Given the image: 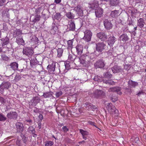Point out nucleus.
Wrapping results in <instances>:
<instances>
[{
	"label": "nucleus",
	"mask_w": 146,
	"mask_h": 146,
	"mask_svg": "<svg viewBox=\"0 0 146 146\" xmlns=\"http://www.w3.org/2000/svg\"><path fill=\"white\" fill-rule=\"evenodd\" d=\"M84 35L83 39L85 41L89 42L91 40L92 34L91 31L89 30H86L84 32Z\"/></svg>",
	"instance_id": "f257e3e1"
},
{
	"label": "nucleus",
	"mask_w": 146,
	"mask_h": 146,
	"mask_svg": "<svg viewBox=\"0 0 146 146\" xmlns=\"http://www.w3.org/2000/svg\"><path fill=\"white\" fill-rule=\"evenodd\" d=\"M106 45L103 42H99L96 44V50L99 52H102L104 49Z\"/></svg>",
	"instance_id": "f03ea898"
},
{
	"label": "nucleus",
	"mask_w": 146,
	"mask_h": 146,
	"mask_svg": "<svg viewBox=\"0 0 146 146\" xmlns=\"http://www.w3.org/2000/svg\"><path fill=\"white\" fill-rule=\"evenodd\" d=\"M23 52L24 54L29 56L33 54L34 52L32 48L29 47H25L23 48Z\"/></svg>",
	"instance_id": "7ed1b4c3"
},
{
	"label": "nucleus",
	"mask_w": 146,
	"mask_h": 146,
	"mask_svg": "<svg viewBox=\"0 0 146 146\" xmlns=\"http://www.w3.org/2000/svg\"><path fill=\"white\" fill-rule=\"evenodd\" d=\"M11 85L10 83L7 82H3L1 85L0 86V91L3 92V90L5 89H8Z\"/></svg>",
	"instance_id": "20e7f679"
},
{
	"label": "nucleus",
	"mask_w": 146,
	"mask_h": 146,
	"mask_svg": "<svg viewBox=\"0 0 146 146\" xmlns=\"http://www.w3.org/2000/svg\"><path fill=\"white\" fill-rule=\"evenodd\" d=\"M106 105V108L109 112L112 113L115 112V108L111 103H107Z\"/></svg>",
	"instance_id": "39448f33"
},
{
	"label": "nucleus",
	"mask_w": 146,
	"mask_h": 146,
	"mask_svg": "<svg viewBox=\"0 0 146 146\" xmlns=\"http://www.w3.org/2000/svg\"><path fill=\"white\" fill-rule=\"evenodd\" d=\"M74 10L79 15L82 16L83 15V10L80 5H78L74 7Z\"/></svg>",
	"instance_id": "423d86ee"
},
{
	"label": "nucleus",
	"mask_w": 146,
	"mask_h": 146,
	"mask_svg": "<svg viewBox=\"0 0 146 146\" xmlns=\"http://www.w3.org/2000/svg\"><path fill=\"white\" fill-rule=\"evenodd\" d=\"M97 36L98 38H100L102 41H105L107 38V35L105 33L103 32H100L97 34Z\"/></svg>",
	"instance_id": "0eeeda50"
},
{
	"label": "nucleus",
	"mask_w": 146,
	"mask_h": 146,
	"mask_svg": "<svg viewBox=\"0 0 146 146\" xmlns=\"http://www.w3.org/2000/svg\"><path fill=\"white\" fill-rule=\"evenodd\" d=\"M103 10L100 7H98L95 11L96 17L98 18L101 17L103 14Z\"/></svg>",
	"instance_id": "6e6552de"
},
{
	"label": "nucleus",
	"mask_w": 146,
	"mask_h": 146,
	"mask_svg": "<svg viewBox=\"0 0 146 146\" xmlns=\"http://www.w3.org/2000/svg\"><path fill=\"white\" fill-rule=\"evenodd\" d=\"M16 128L17 132H22L24 130V127L23 124L20 122H18L16 124Z\"/></svg>",
	"instance_id": "1a4fd4ad"
},
{
	"label": "nucleus",
	"mask_w": 146,
	"mask_h": 146,
	"mask_svg": "<svg viewBox=\"0 0 146 146\" xmlns=\"http://www.w3.org/2000/svg\"><path fill=\"white\" fill-rule=\"evenodd\" d=\"M17 113L15 111H10L7 114V117L10 119H15L17 117Z\"/></svg>",
	"instance_id": "9d476101"
},
{
	"label": "nucleus",
	"mask_w": 146,
	"mask_h": 146,
	"mask_svg": "<svg viewBox=\"0 0 146 146\" xmlns=\"http://www.w3.org/2000/svg\"><path fill=\"white\" fill-rule=\"evenodd\" d=\"M104 25L105 27L107 30L111 29L112 27V24L108 20H105L104 21Z\"/></svg>",
	"instance_id": "9b49d317"
},
{
	"label": "nucleus",
	"mask_w": 146,
	"mask_h": 146,
	"mask_svg": "<svg viewBox=\"0 0 146 146\" xmlns=\"http://www.w3.org/2000/svg\"><path fill=\"white\" fill-rule=\"evenodd\" d=\"M47 69L51 73L53 72L55 70V63L54 62H53L51 64L49 65L47 67Z\"/></svg>",
	"instance_id": "f8f14e48"
},
{
	"label": "nucleus",
	"mask_w": 146,
	"mask_h": 146,
	"mask_svg": "<svg viewBox=\"0 0 146 146\" xmlns=\"http://www.w3.org/2000/svg\"><path fill=\"white\" fill-rule=\"evenodd\" d=\"M104 64L102 60H100L94 64L95 67L96 68H102L104 66Z\"/></svg>",
	"instance_id": "ddd939ff"
},
{
	"label": "nucleus",
	"mask_w": 146,
	"mask_h": 146,
	"mask_svg": "<svg viewBox=\"0 0 146 146\" xmlns=\"http://www.w3.org/2000/svg\"><path fill=\"white\" fill-rule=\"evenodd\" d=\"M76 52L78 55H80L82 53L83 47L81 45H77L76 47Z\"/></svg>",
	"instance_id": "4468645a"
},
{
	"label": "nucleus",
	"mask_w": 146,
	"mask_h": 146,
	"mask_svg": "<svg viewBox=\"0 0 146 146\" xmlns=\"http://www.w3.org/2000/svg\"><path fill=\"white\" fill-rule=\"evenodd\" d=\"M104 94V92L101 90H97L94 93V97L98 98L100 97V96H102Z\"/></svg>",
	"instance_id": "2eb2a0df"
},
{
	"label": "nucleus",
	"mask_w": 146,
	"mask_h": 146,
	"mask_svg": "<svg viewBox=\"0 0 146 146\" xmlns=\"http://www.w3.org/2000/svg\"><path fill=\"white\" fill-rule=\"evenodd\" d=\"M86 55L83 54L81 56H80L79 58V62L80 64H84L85 62V60L86 59ZM87 56L86 55V57H87Z\"/></svg>",
	"instance_id": "dca6fc26"
},
{
	"label": "nucleus",
	"mask_w": 146,
	"mask_h": 146,
	"mask_svg": "<svg viewBox=\"0 0 146 146\" xmlns=\"http://www.w3.org/2000/svg\"><path fill=\"white\" fill-rule=\"evenodd\" d=\"M80 131L82 136L83 138L86 140L87 139L88 133L87 131L82 129L80 130Z\"/></svg>",
	"instance_id": "f3484780"
},
{
	"label": "nucleus",
	"mask_w": 146,
	"mask_h": 146,
	"mask_svg": "<svg viewBox=\"0 0 146 146\" xmlns=\"http://www.w3.org/2000/svg\"><path fill=\"white\" fill-rule=\"evenodd\" d=\"M86 108L87 110L96 109L97 108V107L90 103H86Z\"/></svg>",
	"instance_id": "a211bd4d"
},
{
	"label": "nucleus",
	"mask_w": 146,
	"mask_h": 146,
	"mask_svg": "<svg viewBox=\"0 0 146 146\" xmlns=\"http://www.w3.org/2000/svg\"><path fill=\"white\" fill-rule=\"evenodd\" d=\"M128 84L130 88L135 87L138 85V83L132 80H129L128 82Z\"/></svg>",
	"instance_id": "6ab92c4d"
},
{
	"label": "nucleus",
	"mask_w": 146,
	"mask_h": 146,
	"mask_svg": "<svg viewBox=\"0 0 146 146\" xmlns=\"http://www.w3.org/2000/svg\"><path fill=\"white\" fill-rule=\"evenodd\" d=\"M145 24V22L143 19L140 18L138 20L137 25L140 28L143 27Z\"/></svg>",
	"instance_id": "aec40b11"
},
{
	"label": "nucleus",
	"mask_w": 146,
	"mask_h": 146,
	"mask_svg": "<svg viewBox=\"0 0 146 146\" xmlns=\"http://www.w3.org/2000/svg\"><path fill=\"white\" fill-rule=\"evenodd\" d=\"M115 37L113 36L110 37L109 38L108 40V44L111 46L113 45L115 42Z\"/></svg>",
	"instance_id": "412c9836"
},
{
	"label": "nucleus",
	"mask_w": 146,
	"mask_h": 146,
	"mask_svg": "<svg viewBox=\"0 0 146 146\" xmlns=\"http://www.w3.org/2000/svg\"><path fill=\"white\" fill-rule=\"evenodd\" d=\"M1 40V41L3 46L7 45L9 43V39L8 37H6L5 38H3Z\"/></svg>",
	"instance_id": "4be33fe9"
},
{
	"label": "nucleus",
	"mask_w": 146,
	"mask_h": 146,
	"mask_svg": "<svg viewBox=\"0 0 146 146\" xmlns=\"http://www.w3.org/2000/svg\"><path fill=\"white\" fill-rule=\"evenodd\" d=\"M99 6V4L98 2L97 1H95L91 5L90 7L92 9L96 10V8L98 9Z\"/></svg>",
	"instance_id": "5701e85b"
},
{
	"label": "nucleus",
	"mask_w": 146,
	"mask_h": 146,
	"mask_svg": "<svg viewBox=\"0 0 146 146\" xmlns=\"http://www.w3.org/2000/svg\"><path fill=\"white\" fill-rule=\"evenodd\" d=\"M40 99L38 97H33L31 100V102L33 103V104L35 105L37 104L39 102Z\"/></svg>",
	"instance_id": "b1692460"
},
{
	"label": "nucleus",
	"mask_w": 146,
	"mask_h": 146,
	"mask_svg": "<svg viewBox=\"0 0 146 146\" xmlns=\"http://www.w3.org/2000/svg\"><path fill=\"white\" fill-rule=\"evenodd\" d=\"M16 42L19 44L22 45L25 44L24 41L22 38H17L16 39Z\"/></svg>",
	"instance_id": "393cba45"
},
{
	"label": "nucleus",
	"mask_w": 146,
	"mask_h": 146,
	"mask_svg": "<svg viewBox=\"0 0 146 146\" xmlns=\"http://www.w3.org/2000/svg\"><path fill=\"white\" fill-rule=\"evenodd\" d=\"M120 40L124 42H126L129 40L128 36L126 34L122 35L120 37Z\"/></svg>",
	"instance_id": "a878e982"
},
{
	"label": "nucleus",
	"mask_w": 146,
	"mask_h": 146,
	"mask_svg": "<svg viewBox=\"0 0 146 146\" xmlns=\"http://www.w3.org/2000/svg\"><path fill=\"white\" fill-rule=\"evenodd\" d=\"M53 18L54 19L59 21L61 20V16L60 13H56L53 15Z\"/></svg>",
	"instance_id": "bb28decb"
},
{
	"label": "nucleus",
	"mask_w": 146,
	"mask_h": 146,
	"mask_svg": "<svg viewBox=\"0 0 146 146\" xmlns=\"http://www.w3.org/2000/svg\"><path fill=\"white\" fill-rule=\"evenodd\" d=\"M10 66L12 69L14 70H17L18 68V64L15 62L11 63Z\"/></svg>",
	"instance_id": "cd10ccee"
},
{
	"label": "nucleus",
	"mask_w": 146,
	"mask_h": 146,
	"mask_svg": "<svg viewBox=\"0 0 146 146\" xmlns=\"http://www.w3.org/2000/svg\"><path fill=\"white\" fill-rule=\"evenodd\" d=\"M118 12L117 11L114 10L111 12V15L113 18H116L118 16Z\"/></svg>",
	"instance_id": "c85d7f7f"
},
{
	"label": "nucleus",
	"mask_w": 146,
	"mask_h": 146,
	"mask_svg": "<svg viewBox=\"0 0 146 146\" xmlns=\"http://www.w3.org/2000/svg\"><path fill=\"white\" fill-rule=\"evenodd\" d=\"M73 40H69L67 42L68 48L69 49H71L73 47Z\"/></svg>",
	"instance_id": "c756f323"
},
{
	"label": "nucleus",
	"mask_w": 146,
	"mask_h": 146,
	"mask_svg": "<svg viewBox=\"0 0 146 146\" xmlns=\"http://www.w3.org/2000/svg\"><path fill=\"white\" fill-rule=\"evenodd\" d=\"M76 56L74 55L69 54L68 57V60L73 62L76 58Z\"/></svg>",
	"instance_id": "7c9ffc66"
},
{
	"label": "nucleus",
	"mask_w": 146,
	"mask_h": 146,
	"mask_svg": "<svg viewBox=\"0 0 146 146\" xmlns=\"http://www.w3.org/2000/svg\"><path fill=\"white\" fill-rule=\"evenodd\" d=\"M69 26V29L70 30H74L75 29V25L73 22H71L70 23Z\"/></svg>",
	"instance_id": "2f4dec72"
},
{
	"label": "nucleus",
	"mask_w": 146,
	"mask_h": 146,
	"mask_svg": "<svg viewBox=\"0 0 146 146\" xmlns=\"http://www.w3.org/2000/svg\"><path fill=\"white\" fill-rule=\"evenodd\" d=\"M63 50L61 48H58L57 50L58 56V57H61L62 55Z\"/></svg>",
	"instance_id": "473e14b6"
},
{
	"label": "nucleus",
	"mask_w": 146,
	"mask_h": 146,
	"mask_svg": "<svg viewBox=\"0 0 146 146\" xmlns=\"http://www.w3.org/2000/svg\"><path fill=\"white\" fill-rule=\"evenodd\" d=\"M94 79L95 81L98 82H101L102 80V78L97 75L95 76Z\"/></svg>",
	"instance_id": "72a5a7b5"
},
{
	"label": "nucleus",
	"mask_w": 146,
	"mask_h": 146,
	"mask_svg": "<svg viewBox=\"0 0 146 146\" xmlns=\"http://www.w3.org/2000/svg\"><path fill=\"white\" fill-rule=\"evenodd\" d=\"M109 91L110 92H118L119 88L118 87H114L110 88L109 89Z\"/></svg>",
	"instance_id": "f704fd0d"
},
{
	"label": "nucleus",
	"mask_w": 146,
	"mask_h": 146,
	"mask_svg": "<svg viewBox=\"0 0 146 146\" xmlns=\"http://www.w3.org/2000/svg\"><path fill=\"white\" fill-rule=\"evenodd\" d=\"M108 2L110 3V5L115 6L117 4V0H110V1H108Z\"/></svg>",
	"instance_id": "c9c22d12"
},
{
	"label": "nucleus",
	"mask_w": 146,
	"mask_h": 146,
	"mask_svg": "<svg viewBox=\"0 0 146 146\" xmlns=\"http://www.w3.org/2000/svg\"><path fill=\"white\" fill-rule=\"evenodd\" d=\"M112 71L114 73H117L119 70L117 66H115L112 68Z\"/></svg>",
	"instance_id": "e433bc0d"
},
{
	"label": "nucleus",
	"mask_w": 146,
	"mask_h": 146,
	"mask_svg": "<svg viewBox=\"0 0 146 146\" xmlns=\"http://www.w3.org/2000/svg\"><path fill=\"white\" fill-rule=\"evenodd\" d=\"M6 119V117L5 115L0 114V121H4Z\"/></svg>",
	"instance_id": "4c0bfd02"
},
{
	"label": "nucleus",
	"mask_w": 146,
	"mask_h": 146,
	"mask_svg": "<svg viewBox=\"0 0 146 146\" xmlns=\"http://www.w3.org/2000/svg\"><path fill=\"white\" fill-rule=\"evenodd\" d=\"M54 144V142L52 141H47L45 143V146H52Z\"/></svg>",
	"instance_id": "58836bf2"
},
{
	"label": "nucleus",
	"mask_w": 146,
	"mask_h": 146,
	"mask_svg": "<svg viewBox=\"0 0 146 146\" xmlns=\"http://www.w3.org/2000/svg\"><path fill=\"white\" fill-rule=\"evenodd\" d=\"M62 94V92L61 91H59L58 92H57L56 94L55 95L57 98H58L59 96H60Z\"/></svg>",
	"instance_id": "ea45409f"
},
{
	"label": "nucleus",
	"mask_w": 146,
	"mask_h": 146,
	"mask_svg": "<svg viewBox=\"0 0 146 146\" xmlns=\"http://www.w3.org/2000/svg\"><path fill=\"white\" fill-rule=\"evenodd\" d=\"M40 15H36L35 16V18L34 21V22L38 21L40 20Z\"/></svg>",
	"instance_id": "a19ab883"
},
{
	"label": "nucleus",
	"mask_w": 146,
	"mask_h": 146,
	"mask_svg": "<svg viewBox=\"0 0 146 146\" xmlns=\"http://www.w3.org/2000/svg\"><path fill=\"white\" fill-rule=\"evenodd\" d=\"M66 16L70 19H72L74 18L73 16L70 12H68L66 14Z\"/></svg>",
	"instance_id": "79ce46f5"
},
{
	"label": "nucleus",
	"mask_w": 146,
	"mask_h": 146,
	"mask_svg": "<svg viewBox=\"0 0 146 146\" xmlns=\"http://www.w3.org/2000/svg\"><path fill=\"white\" fill-rule=\"evenodd\" d=\"M104 76L105 77H106L107 78H111L112 76V75L108 72H107V73H106L105 74Z\"/></svg>",
	"instance_id": "37998d69"
},
{
	"label": "nucleus",
	"mask_w": 146,
	"mask_h": 146,
	"mask_svg": "<svg viewBox=\"0 0 146 146\" xmlns=\"http://www.w3.org/2000/svg\"><path fill=\"white\" fill-rule=\"evenodd\" d=\"M52 95L50 93H46L43 94L45 98H48L50 97Z\"/></svg>",
	"instance_id": "c03bdc74"
},
{
	"label": "nucleus",
	"mask_w": 146,
	"mask_h": 146,
	"mask_svg": "<svg viewBox=\"0 0 146 146\" xmlns=\"http://www.w3.org/2000/svg\"><path fill=\"white\" fill-rule=\"evenodd\" d=\"M106 82V84H108L110 85H113L114 84L113 81L111 80L107 81Z\"/></svg>",
	"instance_id": "a18cd8bd"
},
{
	"label": "nucleus",
	"mask_w": 146,
	"mask_h": 146,
	"mask_svg": "<svg viewBox=\"0 0 146 146\" xmlns=\"http://www.w3.org/2000/svg\"><path fill=\"white\" fill-rule=\"evenodd\" d=\"M22 139L24 143H26L27 141V138L23 135V136L22 137Z\"/></svg>",
	"instance_id": "49530a36"
},
{
	"label": "nucleus",
	"mask_w": 146,
	"mask_h": 146,
	"mask_svg": "<svg viewBox=\"0 0 146 146\" xmlns=\"http://www.w3.org/2000/svg\"><path fill=\"white\" fill-rule=\"evenodd\" d=\"M112 101L113 102H115L118 100V98L116 96H113L111 98Z\"/></svg>",
	"instance_id": "de8ad7c7"
},
{
	"label": "nucleus",
	"mask_w": 146,
	"mask_h": 146,
	"mask_svg": "<svg viewBox=\"0 0 146 146\" xmlns=\"http://www.w3.org/2000/svg\"><path fill=\"white\" fill-rule=\"evenodd\" d=\"M62 129L64 132H67L68 130V129L66 126H64L62 127Z\"/></svg>",
	"instance_id": "09e8293b"
},
{
	"label": "nucleus",
	"mask_w": 146,
	"mask_h": 146,
	"mask_svg": "<svg viewBox=\"0 0 146 146\" xmlns=\"http://www.w3.org/2000/svg\"><path fill=\"white\" fill-rule=\"evenodd\" d=\"M6 1V0H0V6L3 5Z\"/></svg>",
	"instance_id": "8fccbe9b"
},
{
	"label": "nucleus",
	"mask_w": 146,
	"mask_h": 146,
	"mask_svg": "<svg viewBox=\"0 0 146 146\" xmlns=\"http://www.w3.org/2000/svg\"><path fill=\"white\" fill-rule=\"evenodd\" d=\"M112 50H110L108 52V56H110L112 55Z\"/></svg>",
	"instance_id": "3c124183"
},
{
	"label": "nucleus",
	"mask_w": 146,
	"mask_h": 146,
	"mask_svg": "<svg viewBox=\"0 0 146 146\" xmlns=\"http://www.w3.org/2000/svg\"><path fill=\"white\" fill-rule=\"evenodd\" d=\"M144 94V92L141 91H139V93L137 94L138 96H139L141 94Z\"/></svg>",
	"instance_id": "603ef678"
},
{
	"label": "nucleus",
	"mask_w": 146,
	"mask_h": 146,
	"mask_svg": "<svg viewBox=\"0 0 146 146\" xmlns=\"http://www.w3.org/2000/svg\"><path fill=\"white\" fill-rule=\"evenodd\" d=\"M52 29L54 30L55 32L57 31L58 28L57 26L54 27Z\"/></svg>",
	"instance_id": "864d4df0"
},
{
	"label": "nucleus",
	"mask_w": 146,
	"mask_h": 146,
	"mask_svg": "<svg viewBox=\"0 0 146 146\" xmlns=\"http://www.w3.org/2000/svg\"><path fill=\"white\" fill-rule=\"evenodd\" d=\"M16 143L17 145L19 146H20L21 145L20 144V141L17 139L16 141Z\"/></svg>",
	"instance_id": "5fc2aeb1"
},
{
	"label": "nucleus",
	"mask_w": 146,
	"mask_h": 146,
	"mask_svg": "<svg viewBox=\"0 0 146 146\" xmlns=\"http://www.w3.org/2000/svg\"><path fill=\"white\" fill-rule=\"evenodd\" d=\"M139 138L138 137H136L135 138L134 141L135 142V143H137V142L139 141Z\"/></svg>",
	"instance_id": "6e6d98bb"
},
{
	"label": "nucleus",
	"mask_w": 146,
	"mask_h": 146,
	"mask_svg": "<svg viewBox=\"0 0 146 146\" xmlns=\"http://www.w3.org/2000/svg\"><path fill=\"white\" fill-rule=\"evenodd\" d=\"M61 0H55L54 2L57 4L61 2Z\"/></svg>",
	"instance_id": "4d7b16f0"
},
{
	"label": "nucleus",
	"mask_w": 146,
	"mask_h": 146,
	"mask_svg": "<svg viewBox=\"0 0 146 146\" xmlns=\"http://www.w3.org/2000/svg\"><path fill=\"white\" fill-rule=\"evenodd\" d=\"M38 117L40 120H42L43 119V116L42 114H40L38 116Z\"/></svg>",
	"instance_id": "13d9d810"
},
{
	"label": "nucleus",
	"mask_w": 146,
	"mask_h": 146,
	"mask_svg": "<svg viewBox=\"0 0 146 146\" xmlns=\"http://www.w3.org/2000/svg\"><path fill=\"white\" fill-rule=\"evenodd\" d=\"M21 32L19 30H17V31L16 32V34L17 35H18L20 34H21Z\"/></svg>",
	"instance_id": "bf43d9fd"
},
{
	"label": "nucleus",
	"mask_w": 146,
	"mask_h": 146,
	"mask_svg": "<svg viewBox=\"0 0 146 146\" xmlns=\"http://www.w3.org/2000/svg\"><path fill=\"white\" fill-rule=\"evenodd\" d=\"M4 99L2 98V99L0 101V102H1L2 104H3L4 103Z\"/></svg>",
	"instance_id": "052dcab7"
},
{
	"label": "nucleus",
	"mask_w": 146,
	"mask_h": 146,
	"mask_svg": "<svg viewBox=\"0 0 146 146\" xmlns=\"http://www.w3.org/2000/svg\"><path fill=\"white\" fill-rule=\"evenodd\" d=\"M132 21H129L128 23V25H132Z\"/></svg>",
	"instance_id": "680f3d73"
},
{
	"label": "nucleus",
	"mask_w": 146,
	"mask_h": 146,
	"mask_svg": "<svg viewBox=\"0 0 146 146\" xmlns=\"http://www.w3.org/2000/svg\"><path fill=\"white\" fill-rule=\"evenodd\" d=\"M100 1L102 2L105 1L106 2H108V0H100Z\"/></svg>",
	"instance_id": "e2e57ef3"
},
{
	"label": "nucleus",
	"mask_w": 146,
	"mask_h": 146,
	"mask_svg": "<svg viewBox=\"0 0 146 146\" xmlns=\"http://www.w3.org/2000/svg\"><path fill=\"white\" fill-rule=\"evenodd\" d=\"M26 121L27 122H29L30 123L32 122V121L31 120H30V119L27 120H26Z\"/></svg>",
	"instance_id": "0e129e2a"
},
{
	"label": "nucleus",
	"mask_w": 146,
	"mask_h": 146,
	"mask_svg": "<svg viewBox=\"0 0 146 146\" xmlns=\"http://www.w3.org/2000/svg\"><path fill=\"white\" fill-rule=\"evenodd\" d=\"M34 38L35 39V41H37L38 40V38L36 36H34Z\"/></svg>",
	"instance_id": "69168bd1"
},
{
	"label": "nucleus",
	"mask_w": 146,
	"mask_h": 146,
	"mask_svg": "<svg viewBox=\"0 0 146 146\" xmlns=\"http://www.w3.org/2000/svg\"><path fill=\"white\" fill-rule=\"evenodd\" d=\"M30 63L31 64H33V60H32L30 61Z\"/></svg>",
	"instance_id": "338daca9"
},
{
	"label": "nucleus",
	"mask_w": 146,
	"mask_h": 146,
	"mask_svg": "<svg viewBox=\"0 0 146 146\" xmlns=\"http://www.w3.org/2000/svg\"><path fill=\"white\" fill-rule=\"evenodd\" d=\"M137 27H134V29L135 30V31H136L137 30Z\"/></svg>",
	"instance_id": "774afa93"
}]
</instances>
